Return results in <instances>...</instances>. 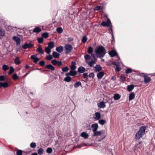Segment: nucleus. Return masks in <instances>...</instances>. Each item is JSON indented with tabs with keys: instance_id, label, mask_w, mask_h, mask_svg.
I'll list each match as a JSON object with an SVG mask.
<instances>
[{
	"instance_id": "423d86ee",
	"label": "nucleus",
	"mask_w": 155,
	"mask_h": 155,
	"mask_svg": "<svg viewBox=\"0 0 155 155\" xmlns=\"http://www.w3.org/2000/svg\"><path fill=\"white\" fill-rule=\"evenodd\" d=\"M101 25L103 26L110 27L111 23L110 19H108L107 21H103L101 22Z\"/></svg>"
},
{
	"instance_id": "4d7b16f0",
	"label": "nucleus",
	"mask_w": 155,
	"mask_h": 155,
	"mask_svg": "<svg viewBox=\"0 0 155 155\" xmlns=\"http://www.w3.org/2000/svg\"><path fill=\"white\" fill-rule=\"evenodd\" d=\"M5 31H2L0 29V35L1 36H3L5 35Z\"/></svg>"
},
{
	"instance_id": "20e7f679",
	"label": "nucleus",
	"mask_w": 155,
	"mask_h": 155,
	"mask_svg": "<svg viewBox=\"0 0 155 155\" xmlns=\"http://www.w3.org/2000/svg\"><path fill=\"white\" fill-rule=\"evenodd\" d=\"M64 48L66 54L70 53L73 49L72 46L70 44H67L64 45Z\"/></svg>"
},
{
	"instance_id": "680f3d73",
	"label": "nucleus",
	"mask_w": 155,
	"mask_h": 155,
	"mask_svg": "<svg viewBox=\"0 0 155 155\" xmlns=\"http://www.w3.org/2000/svg\"><path fill=\"white\" fill-rule=\"evenodd\" d=\"M109 32H110V33L112 35V38H113V39H114V35L113 34V33L112 32V30L111 28H110Z\"/></svg>"
},
{
	"instance_id": "473e14b6",
	"label": "nucleus",
	"mask_w": 155,
	"mask_h": 155,
	"mask_svg": "<svg viewBox=\"0 0 155 155\" xmlns=\"http://www.w3.org/2000/svg\"><path fill=\"white\" fill-rule=\"evenodd\" d=\"M14 69L13 68L12 66L10 67V70L8 72V74L9 75L12 74V73L14 72Z\"/></svg>"
},
{
	"instance_id": "a18cd8bd",
	"label": "nucleus",
	"mask_w": 155,
	"mask_h": 155,
	"mask_svg": "<svg viewBox=\"0 0 155 155\" xmlns=\"http://www.w3.org/2000/svg\"><path fill=\"white\" fill-rule=\"evenodd\" d=\"M87 38L85 36H84L82 39V42L84 43H85L87 41Z\"/></svg>"
},
{
	"instance_id": "9b49d317",
	"label": "nucleus",
	"mask_w": 155,
	"mask_h": 155,
	"mask_svg": "<svg viewBox=\"0 0 155 155\" xmlns=\"http://www.w3.org/2000/svg\"><path fill=\"white\" fill-rule=\"evenodd\" d=\"M97 104L98 107L100 108H103L106 107L104 102L103 101L98 103Z\"/></svg>"
},
{
	"instance_id": "2f4dec72",
	"label": "nucleus",
	"mask_w": 155,
	"mask_h": 155,
	"mask_svg": "<svg viewBox=\"0 0 155 155\" xmlns=\"http://www.w3.org/2000/svg\"><path fill=\"white\" fill-rule=\"evenodd\" d=\"M120 96L119 94H116L114 95V98L115 100H117L120 98Z\"/></svg>"
},
{
	"instance_id": "774afa93",
	"label": "nucleus",
	"mask_w": 155,
	"mask_h": 155,
	"mask_svg": "<svg viewBox=\"0 0 155 155\" xmlns=\"http://www.w3.org/2000/svg\"><path fill=\"white\" fill-rule=\"evenodd\" d=\"M73 38L71 37H69L68 38V42H70L73 41Z\"/></svg>"
},
{
	"instance_id": "c756f323",
	"label": "nucleus",
	"mask_w": 155,
	"mask_h": 155,
	"mask_svg": "<svg viewBox=\"0 0 155 155\" xmlns=\"http://www.w3.org/2000/svg\"><path fill=\"white\" fill-rule=\"evenodd\" d=\"M54 44L53 42L51 41L48 43V47L51 49H52L54 48Z\"/></svg>"
},
{
	"instance_id": "6ab92c4d",
	"label": "nucleus",
	"mask_w": 155,
	"mask_h": 155,
	"mask_svg": "<svg viewBox=\"0 0 155 155\" xmlns=\"http://www.w3.org/2000/svg\"><path fill=\"white\" fill-rule=\"evenodd\" d=\"M37 51L40 54H43L44 52L42 50L41 46L40 45H38Z\"/></svg>"
},
{
	"instance_id": "9d476101",
	"label": "nucleus",
	"mask_w": 155,
	"mask_h": 155,
	"mask_svg": "<svg viewBox=\"0 0 155 155\" xmlns=\"http://www.w3.org/2000/svg\"><path fill=\"white\" fill-rule=\"evenodd\" d=\"M94 71L96 72H98L102 70V68L100 65L97 64L94 68Z\"/></svg>"
},
{
	"instance_id": "69168bd1",
	"label": "nucleus",
	"mask_w": 155,
	"mask_h": 155,
	"mask_svg": "<svg viewBox=\"0 0 155 155\" xmlns=\"http://www.w3.org/2000/svg\"><path fill=\"white\" fill-rule=\"evenodd\" d=\"M58 66H59L62 65V63L61 61H57V64Z\"/></svg>"
},
{
	"instance_id": "f704fd0d",
	"label": "nucleus",
	"mask_w": 155,
	"mask_h": 155,
	"mask_svg": "<svg viewBox=\"0 0 155 155\" xmlns=\"http://www.w3.org/2000/svg\"><path fill=\"white\" fill-rule=\"evenodd\" d=\"M56 31L58 33L61 34L63 32V30L62 28L59 27L57 28Z\"/></svg>"
},
{
	"instance_id": "b1692460",
	"label": "nucleus",
	"mask_w": 155,
	"mask_h": 155,
	"mask_svg": "<svg viewBox=\"0 0 155 155\" xmlns=\"http://www.w3.org/2000/svg\"><path fill=\"white\" fill-rule=\"evenodd\" d=\"M135 97V94L134 93H131L130 94L129 96V100L130 101L133 100Z\"/></svg>"
},
{
	"instance_id": "cd10ccee",
	"label": "nucleus",
	"mask_w": 155,
	"mask_h": 155,
	"mask_svg": "<svg viewBox=\"0 0 155 155\" xmlns=\"http://www.w3.org/2000/svg\"><path fill=\"white\" fill-rule=\"evenodd\" d=\"M41 30L40 28L37 27L35 28L33 30V32H36L37 33H39L41 31Z\"/></svg>"
},
{
	"instance_id": "ddd939ff",
	"label": "nucleus",
	"mask_w": 155,
	"mask_h": 155,
	"mask_svg": "<svg viewBox=\"0 0 155 155\" xmlns=\"http://www.w3.org/2000/svg\"><path fill=\"white\" fill-rule=\"evenodd\" d=\"M13 40L15 41L16 45H18L20 43V40L19 38L16 36H14L12 38Z\"/></svg>"
},
{
	"instance_id": "052dcab7",
	"label": "nucleus",
	"mask_w": 155,
	"mask_h": 155,
	"mask_svg": "<svg viewBox=\"0 0 155 155\" xmlns=\"http://www.w3.org/2000/svg\"><path fill=\"white\" fill-rule=\"evenodd\" d=\"M5 79V77L3 75L0 76V81H3Z\"/></svg>"
},
{
	"instance_id": "aec40b11",
	"label": "nucleus",
	"mask_w": 155,
	"mask_h": 155,
	"mask_svg": "<svg viewBox=\"0 0 155 155\" xmlns=\"http://www.w3.org/2000/svg\"><path fill=\"white\" fill-rule=\"evenodd\" d=\"M56 50L59 53H61L63 51V47L62 46H59L56 47Z\"/></svg>"
},
{
	"instance_id": "e2e57ef3",
	"label": "nucleus",
	"mask_w": 155,
	"mask_h": 155,
	"mask_svg": "<svg viewBox=\"0 0 155 155\" xmlns=\"http://www.w3.org/2000/svg\"><path fill=\"white\" fill-rule=\"evenodd\" d=\"M120 79L123 81H124L125 80V77L124 75H121L120 77Z\"/></svg>"
},
{
	"instance_id": "8fccbe9b",
	"label": "nucleus",
	"mask_w": 155,
	"mask_h": 155,
	"mask_svg": "<svg viewBox=\"0 0 155 155\" xmlns=\"http://www.w3.org/2000/svg\"><path fill=\"white\" fill-rule=\"evenodd\" d=\"M52 149L51 148H48L46 150V152L48 153H50L52 152Z\"/></svg>"
},
{
	"instance_id": "09e8293b",
	"label": "nucleus",
	"mask_w": 155,
	"mask_h": 155,
	"mask_svg": "<svg viewBox=\"0 0 155 155\" xmlns=\"http://www.w3.org/2000/svg\"><path fill=\"white\" fill-rule=\"evenodd\" d=\"M53 58L51 55L49 54L47 55L46 57V59L48 60H51Z\"/></svg>"
},
{
	"instance_id": "58836bf2",
	"label": "nucleus",
	"mask_w": 155,
	"mask_h": 155,
	"mask_svg": "<svg viewBox=\"0 0 155 155\" xmlns=\"http://www.w3.org/2000/svg\"><path fill=\"white\" fill-rule=\"evenodd\" d=\"M88 52L89 54H92L93 52V48L91 47H89L88 49Z\"/></svg>"
},
{
	"instance_id": "2eb2a0df",
	"label": "nucleus",
	"mask_w": 155,
	"mask_h": 155,
	"mask_svg": "<svg viewBox=\"0 0 155 155\" xmlns=\"http://www.w3.org/2000/svg\"><path fill=\"white\" fill-rule=\"evenodd\" d=\"M143 78H144V81L145 83H148L151 80L150 78L148 77L147 75H144Z\"/></svg>"
},
{
	"instance_id": "393cba45",
	"label": "nucleus",
	"mask_w": 155,
	"mask_h": 155,
	"mask_svg": "<svg viewBox=\"0 0 155 155\" xmlns=\"http://www.w3.org/2000/svg\"><path fill=\"white\" fill-rule=\"evenodd\" d=\"M66 75V77L64 78V80L67 82H69L71 81V78L69 76V75Z\"/></svg>"
},
{
	"instance_id": "5fc2aeb1",
	"label": "nucleus",
	"mask_w": 155,
	"mask_h": 155,
	"mask_svg": "<svg viewBox=\"0 0 155 155\" xmlns=\"http://www.w3.org/2000/svg\"><path fill=\"white\" fill-rule=\"evenodd\" d=\"M39 64L42 66H44L45 64V62L43 61H41L39 62Z\"/></svg>"
},
{
	"instance_id": "f257e3e1",
	"label": "nucleus",
	"mask_w": 155,
	"mask_h": 155,
	"mask_svg": "<svg viewBox=\"0 0 155 155\" xmlns=\"http://www.w3.org/2000/svg\"><path fill=\"white\" fill-rule=\"evenodd\" d=\"M95 51L97 57L100 58L103 57L106 53L105 48L102 46L97 47Z\"/></svg>"
},
{
	"instance_id": "f03ea898",
	"label": "nucleus",
	"mask_w": 155,
	"mask_h": 155,
	"mask_svg": "<svg viewBox=\"0 0 155 155\" xmlns=\"http://www.w3.org/2000/svg\"><path fill=\"white\" fill-rule=\"evenodd\" d=\"M146 127L145 126L141 127L138 131L136 134L135 138L137 140H138L141 138L145 133Z\"/></svg>"
},
{
	"instance_id": "1a4fd4ad",
	"label": "nucleus",
	"mask_w": 155,
	"mask_h": 155,
	"mask_svg": "<svg viewBox=\"0 0 155 155\" xmlns=\"http://www.w3.org/2000/svg\"><path fill=\"white\" fill-rule=\"evenodd\" d=\"M77 72L76 71H73L71 70L69 72L66 74L65 75H71L72 76H74L77 74Z\"/></svg>"
},
{
	"instance_id": "3c124183",
	"label": "nucleus",
	"mask_w": 155,
	"mask_h": 155,
	"mask_svg": "<svg viewBox=\"0 0 155 155\" xmlns=\"http://www.w3.org/2000/svg\"><path fill=\"white\" fill-rule=\"evenodd\" d=\"M83 77L84 78L87 79L88 74L87 73H84L83 74Z\"/></svg>"
},
{
	"instance_id": "72a5a7b5",
	"label": "nucleus",
	"mask_w": 155,
	"mask_h": 155,
	"mask_svg": "<svg viewBox=\"0 0 155 155\" xmlns=\"http://www.w3.org/2000/svg\"><path fill=\"white\" fill-rule=\"evenodd\" d=\"M48 34L47 32H44L42 35V37L43 38H46L48 37Z\"/></svg>"
},
{
	"instance_id": "a19ab883",
	"label": "nucleus",
	"mask_w": 155,
	"mask_h": 155,
	"mask_svg": "<svg viewBox=\"0 0 155 155\" xmlns=\"http://www.w3.org/2000/svg\"><path fill=\"white\" fill-rule=\"evenodd\" d=\"M2 68L4 71H6L9 69V67L8 66L4 64L2 66Z\"/></svg>"
},
{
	"instance_id": "6e6552de",
	"label": "nucleus",
	"mask_w": 155,
	"mask_h": 155,
	"mask_svg": "<svg viewBox=\"0 0 155 155\" xmlns=\"http://www.w3.org/2000/svg\"><path fill=\"white\" fill-rule=\"evenodd\" d=\"M101 118V115L100 113L98 112H96L94 114V118L96 120H98L100 119Z\"/></svg>"
},
{
	"instance_id": "603ef678",
	"label": "nucleus",
	"mask_w": 155,
	"mask_h": 155,
	"mask_svg": "<svg viewBox=\"0 0 155 155\" xmlns=\"http://www.w3.org/2000/svg\"><path fill=\"white\" fill-rule=\"evenodd\" d=\"M30 147H31L32 148H35L36 147V144L35 143H31L30 144Z\"/></svg>"
},
{
	"instance_id": "bf43d9fd",
	"label": "nucleus",
	"mask_w": 155,
	"mask_h": 155,
	"mask_svg": "<svg viewBox=\"0 0 155 155\" xmlns=\"http://www.w3.org/2000/svg\"><path fill=\"white\" fill-rule=\"evenodd\" d=\"M3 87L5 88L7 87L8 86V84L7 82H5L3 83Z\"/></svg>"
},
{
	"instance_id": "bb28decb",
	"label": "nucleus",
	"mask_w": 155,
	"mask_h": 155,
	"mask_svg": "<svg viewBox=\"0 0 155 155\" xmlns=\"http://www.w3.org/2000/svg\"><path fill=\"white\" fill-rule=\"evenodd\" d=\"M69 70V68L68 67H65L62 68V72H61V74H63L64 72H67Z\"/></svg>"
},
{
	"instance_id": "4468645a",
	"label": "nucleus",
	"mask_w": 155,
	"mask_h": 155,
	"mask_svg": "<svg viewBox=\"0 0 155 155\" xmlns=\"http://www.w3.org/2000/svg\"><path fill=\"white\" fill-rule=\"evenodd\" d=\"M35 55H32L31 56V58L33 60V62L35 63H36L39 60V59Z\"/></svg>"
},
{
	"instance_id": "a878e982",
	"label": "nucleus",
	"mask_w": 155,
	"mask_h": 155,
	"mask_svg": "<svg viewBox=\"0 0 155 155\" xmlns=\"http://www.w3.org/2000/svg\"><path fill=\"white\" fill-rule=\"evenodd\" d=\"M59 54L55 51H53L52 53V55L53 57L55 58H58L59 56Z\"/></svg>"
},
{
	"instance_id": "de8ad7c7",
	"label": "nucleus",
	"mask_w": 155,
	"mask_h": 155,
	"mask_svg": "<svg viewBox=\"0 0 155 155\" xmlns=\"http://www.w3.org/2000/svg\"><path fill=\"white\" fill-rule=\"evenodd\" d=\"M132 71V70L130 68H128L127 69L126 71V73L127 74H128L129 73H131Z\"/></svg>"
},
{
	"instance_id": "a211bd4d",
	"label": "nucleus",
	"mask_w": 155,
	"mask_h": 155,
	"mask_svg": "<svg viewBox=\"0 0 155 155\" xmlns=\"http://www.w3.org/2000/svg\"><path fill=\"white\" fill-rule=\"evenodd\" d=\"M45 68L51 70L52 71H54L55 70L54 67L51 64H48L45 66Z\"/></svg>"
},
{
	"instance_id": "37998d69",
	"label": "nucleus",
	"mask_w": 155,
	"mask_h": 155,
	"mask_svg": "<svg viewBox=\"0 0 155 155\" xmlns=\"http://www.w3.org/2000/svg\"><path fill=\"white\" fill-rule=\"evenodd\" d=\"M91 58V56L88 54H86L84 56V59L86 61H87V60L90 59Z\"/></svg>"
},
{
	"instance_id": "0eeeda50",
	"label": "nucleus",
	"mask_w": 155,
	"mask_h": 155,
	"mask_svg": "<svg viewBox=\"0 0 155 155\" xmlns=\"http://www.w3.org/2000/svg\"><path fill=\"white\" fill-rule=\"evenodd\" d=\"M91 127L92 128L93 132H94L97 131L98 127V126L97 123H95L91 125Z\"/></svg>"
},
{
	"instance_id": "6e6d98bb",
	"label": "nucleus",
	"mask_w": 155,
	"mask_h": 155,
	"mask_svg": "<svg viewBox=\"0 0 155 155\" xmlns=\"http://www.w3.org/2000/svg\"><path fill=\"white\" fill-rule=\"evenodd\" d=\"M102 8V7L100 6H97L94 8V10H99Z\"/></svg>"
},
{
	"instance_id": "864d4df0",
	"label": "nucleus",
	"mask_w": 155,
	"mask_h": 155,
	"mask_svg": "<svg viewBox=\"0 0 155 155\" xmlns=\"http://www.w3.org/2000/svg\"><path fill=\"white\" fill-rule=\"evenodd\" d=\"M57 61H58L55 60H53L51 61V63L54 65H55L57 64Z\"/></svg>"
},
{
	"instance_id": "f3484780",
	"label": "nucleus",
	"mask_w": 155,
	"mask_h": 155,
	"mask_svg": "<svg viewBox=\"0 0 155 155\" xmlns=\"http://www.w3.org/2000/svg\"><path fill=\"white\" fill-rule=\"evenodd\" d=\"M96 60H92L90 62H88L86 61V62L88 64L89 66L92 67L93 66V65L96 63Z\"/></svg>"
},
{
	"instance_id": "39448f33",
	"label": "nucleus",
	"mask_w": 155,
	"mask_h": 155,
	"mask_svg": "<svg viewBox=\"0 0 155 155\" xmlns=\"http://www.w3.org/2000/svg\"><path fill=\"white\" fill-rule=\"evenodd\" d=\"M33 46V45L31 42L29 43H25L24 45H22V48L24 49L31 48Z\"/></svg>"
},
{
	"instance_id": "f8f14e48",
	"label": "nucleus",
	"mask_w": 155,
	"mask_h": 155,
	"mask_svg": "<svg viewBox=\"0 0 155 155\" xmlns=\"http://www.w3.org/2000/svg\"><path fill=\"white\" fill-rule=\"evenodd\" d=\"M109 54L111 57H113L117 55V52L114 50L109 52Z\"/></svg>"
},
{
	"instance_id": "7ed1b4c3",
	"label": "nucleus",
	"mask_w": 155,
	"mask_h": 155,
	"mask_svg": "<svg viewBox=\"0 0 155 155\" xmlns=\"http://www.w3.org/2000/svg\"><path fill=\"white\" fill-rule=\"evenodd\" d=\"M93 133L92 135V137L100 136V139L97 140V141L98 142L102 140L106 136L105 134V131L104 130H101L100 131H96L95 132H94Z\"/></svg>"
},
{
	"instance_id": "412c9836",
	"label": "nucleus",
	"mask_w": 155,
	"mask_h": 155,
	"mask_svg": "<svg viewBox=\"0 0 155 155\" xmlns=\"http://www.w3.org/2000/svg\"><path fill=\"white\" fill-rule=\"evenodd\" d=\"M76 63L75 61H72V62L71 65L70 67L71 69V70H74L76 69Z\"/></svg>"
},
{
	"instance_id": "13d9d810",
	"label": "nucleus",
	"mask_w": 155,
	"mask_h": 155,
	"mask_svg": "<svg viewBox=\"0 0 155 155\" xmlns=\"http://www.w3.org/2000/svg\"><path fill=\"white\" fill-rule=\"evenodd\" d=\"M113 64L117 66H119L120 63L118 62L114 61L113 63Z\"/></svg>"
},
{
	"instance_id": "c9c22d12",
	"label": "nucleus",
	"mask_w": 155,
	"mask_h": 155,
	"mask_svg": "<svg viewBox=\"0 0 155 155\" xmlns=\"http://www.w3.org/2000/svg\"><path fill=\"white\" fill-rule=\"evenodd\" d=\"M45 50L46 53L48 54H50L51 51V49L48 47H46L45 48Z\"/></svg>"
},
{
	"instance_id": "c85d7f7f",
	"label": "nucleus",
	"mask_w": 155,
	"mask_h": 155,
	"mask_svg": "<svg viewBox=\"0 0 155 155\" xmlns=\"http://www.w3.org/2000/svg\"><path fill=\"white\" fill-rule=\"evenodd\" d=\"M134 87V86L133 85H130L127 86V89L129 91H131Z\"/></svg>"
},
{
	"instance_id": "338daca9",
	"label": "nucleus",
	"mask_w": 155,
	"mask_h": 155,
	"mask_svg": "<svg viewBox=\"0 0 155 155\" xmlns=\"http://www.w3.org/2000/svg\"><path fill=\"white\" fill-rule=\"evenodd\" d=\"M89 76L90 77H92L93 78L94 76V74L93 73H90L89 75Z\"/></svg>"
},
{
	"instance_id": "ea45409f",
	"label": "nucleus",
	"mask_w": 155,
	"mask_h": 155,
	"mask_svg": "<svg viewBox=\"0 0 155 155\" xmlns=\"http://www.w3.org/2000/svg\"><path fill=\"white\" fill-rule=\"evenodd\" d=\"M12 79L14 80H17L18 78V76L16 73L12 75Z\"/></svg>"
},
{
	"instance_id": "5701e85b",
	"label": "nucleus",
	"mask_w": 155,
	"mask_h": 155,
	"mask_svg": "<svg viewBox=\"0 0 155 155\" xmlns=\"http://www.w3.org/2000/svg\"><path fill=\"white\" fill-rule=\"evenodd\" d=\"M80 136L84 137V139H87L88 137V135L85 132H82L81 135Z\"/></svg>"
},
{
	"instance_id": "4c0bfd02",
	"label": "nucleus",
	"mask_w": 155,
	"mask_h": 155,
	"mask_svg": "<svg viewBox=\"0 0 155 155\" xmlns=\"http://www.w3.org/2000/svg\"><path fill=\"white\" fill-rule=\"evenodd\" d=\"M44 150L42 148H39L38 150V153L40 155H41L42 154Z\"/></svg>"
},
{
	"instance_id": "e433bc0d",
	"label": "nucleus",
	"mask_w": 155,
	"mask_h": 155,
	"mask_svg": "<svg viewBox=\"0 0 155 155\" xmlns=\"http://www.w3.org/2000/svg\"><path fill=\"white\" fill-rule=\"evenodd\" d=\"M14 62L16 64H19L20 63V62L19 60V58L17 57L14 60Z\"/></svg>"
},
{
	"instance_id": "79ce46f5",
	"label": "nucleus",
	"mask_w": 155,
	"mask_h": 155,
	"mask_svg": "<svg viewBox=\"0 0 155 155\" xmlns=\"http://www.w3.org/2000/svg\"><path fill=\"white\" fill-rule=\"evenodd\" d=\"M98 122L101 125H104L106 121L104 120H99Z\"/></svg>"
},
{
	"instance_id": "c03bdc74",
	"label": "nucleus",
	"mask_w": 155,
	"mask_h": 155,
	"mask_svg": "<svg viewBox=\"0 0 155 155\" xmlns=\"http://www.w3.org/2000/svg\"><path fill=\"white\" fill-rule=\"evenodd\" d=\"M16 154L17 155H22V151L20 150H17L16 152Z\"/></svg>"
},
{
	"instance_id": "0e129e2a",
	"label": "nucleus",
	"mask_w": 155,
	"mask_h": 155,
	"mask_svg": "<svg viewBox=\"0 0 155 155\" xmlns=\"http://www.w3.org/2000/svg\"><path fill=\"white\" fill-rule=\"evenodd\" d=\"M121 69V68L119 67V66L116 67L115 68V70L117 71H120Z\"/></svg>"
},
{
	"instance_id": "4be33fe9",
	"label": "nucleus",
	"mask_w": 155,
	"mask_h": 155,
	"mask_svg": "<svg viewBox=\"0 0 155 155\" xmlns=\"http://www.w3.org/2000/svg\"><path fill=\"white\" fill-rule=\"evenodd\" d=\"M104 75V72L103 71H101L97 74V77L98 79H100L102 78Z\"/></svg>"
},
{
	"instance_id": "dca6fc26",
	"label": "nucleus",
	"mask_w": 155,
	"mask_h": 155,
	"mask_svg": "<svg viewBox=\"0 0 155 155\" xmlns=\"http://www.w3.org/2000/svg\"><path fill=\"white\" fill-rule=\"evenodd\" d=\"M78 70L79 73H83L85 71V69L84 67L81 66L78 68Z\"/></svg>"
},
{
	"instance_id": "7c9ffc66",
	"label": "nucleus",
	"mask_w": 155,
	"mask_h": 155,
	"mask_svg": "<svg viewBox=\"0 0 155 155\" xmlns=\"http://www.w3.org/2000/svg\"><path fill=\"white\" fill-rule=\"evenodd\" d=\"M81 85V83L80 81H78L75 83L74 86L75 88H77Z\"/></svg>"
},
{
	"instance_id": "49530a36",
	"label": "nucleus",
	"mask_w": 155,
	"mask_h": 155,
	"mask_svg": "<svg viewBox=\"0 0 155 155\" xmlns=\"http://www.w3.org/2000/svg\"><path fill=\"white\" fill-rule=\"evenodd\" d=\"M38 41L39 43H41L43 41V39L42 38L40 37L38 38Z\"/></svg>"
}]
</instances>
